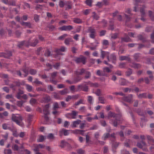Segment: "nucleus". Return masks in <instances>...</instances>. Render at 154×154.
<instances>
[{
	"label": "nucleus",
	"mask_w": 154,
	"mask_h": 154,
	"mask_svg": "<svg viewBox=\"0 0 154 154\" xmlns=\"http://www.w3.org/2000/svg\"><path fill=\"white\" fill-rule=\"evenodd\" d=\"M11 119L18 125H22V119L21 116L19 115L17 116L13 114L12 116Z\"/></svg>",
	"instance_id": "1"
},
{
	"label": "nucleus",
	"mask_w": 154,
	"mask_h": 154,
	"mask_svg": "<svg viewBox=\"0 0 154 154\" xmlns=\"http://www.w3.org/2000/svg\"><path fill=\"white\" fill-rule=\"evenodd\" d=\"M88 32L90 33L89 36L92 39H94L96 35V31L95 29L93 27L90 26L88 27Z\"/></svg>",
	"instance_id": "2"
},
{
	"label": "nucleus",
	"mask_w": 154,
	"mask_h": 154,
	"mask_svg": "<svg viewBox=\"0 0 154 154\" xmlns=\"http://www.w3.org/2000/svg\"><path fill=\"white\" fill-rule=\"evenodd\" d=\"M86 58L83 56H80V57H76L74 61L77 63H82L85 64L86 61Z\"/></svg>",
	"instance_id": "3"
},
{
	"label": "nucleus",
	"mask_w": 154,
	"mask_h": 154,
	"mask_svg": "<svg viewBox=\"0 0 154 154\" xmlns=\"http://www.w3.org/2000/svg\"><path fill=\"white\" fill-rule=\"evenodd\" d=\"M57 72H54L50 74V81L51 83L54 85H56L57 83V81L54 79L57 74Z\"/></svg>",
	"instance_id": "4"
},
{
	"label": "nucleus",
	"mask_w": 154,
	"mask_h": 154,
	"mask_svg": "<svg viewBox=\"0 0 154 154\" xmlns=\"http://www.w3.org/2000/svg\"><path fill=\"white\" fill-rule=\"evenodd\" d=\"M133 95L132 94H129L128 96H123L122 99L124 101L129 103L132 102Z\"/></svg>",
	"instance_id": "5"
},
{
	"label": "nucleus",
	"mask_w": 154,
	"mask_h": 154,
	"mask_svg": "<svg viewBox=\"0 0 154 154\" xmlns=\"http://www.w3.org/2000/svg\"><path fill=\"white\" fill-rule=\"evenodd\" d=\"M85 72V69L84 68L79 69L74 72V74L76 76L82 75Z\"/></svg>",
	"instance_id": "6"
},
{
	"label": "nucleus",
	"mask_w": 154,
	"mask_h": 154,
	"mask_svg": "<svg viewBox=\"0 0 154 154\" xmlns=\"http://www.w3.org/2000/svg\"><path fill=\"white\" fill-rule=\"evenodd\" d=\"M66 48L64 46H61L60 48H56L55 50L54 51L57 55H62L63 54L61 52H64L66 51Z\"/></svg>",
	"instance_id": "7"
},
{
	"label": "nucleus",
	"mask_w": 154,
	"mask_h": 154,
	"mask_svg": "<svg viewBox=\"0 0 154 154\" xmlns=\"http://www.w3.org/2000/svg\"><path fill=\"white\" fill-rule=\"evenodd\" d=\"M51 97L47 94H44L42 100V102L44 103H48L51 101Z\"/></svg>",
	"instance_id": "8"
},
{
	"label": "nucleus",
	"mask_w": 154,
	"mask_h": 154,
	"mask_svg": "<svg viewBox=\"0 0 154 154\" xmlns=\"http://www.w3.org/2000/svg\"><path fill=\"white\" fill-rule=\"evenodd\" d=\"M73 29V26L71 25L63 26L59 28L61 31H70Z\"/></svg>",
	"instance_id": "9"
},
{
	"label": "nucleus",
	"mask_w": 154,
	"mask_h": 154,
	"mask_svg": "<svg viewBox=\"0 0 154 154\" xmlns=\"http://www.w3.org/2000/svg\"><path fill=\"white\" fill-rule=\"evenodd\" d=\"M11 53L10 51H7L6 53H0V57H3L5 58H9L12 56Z\"/></svg>",
	"instance_id": "10"
},
{
	"label": "nucleus",
	"mask_w": 154,
	"mask_h": 154,
	"mask_svg": "<svg viewBox=\"0 0 154 154\" xmlns=\"http://www.w3.org/2000/svg\"><path fill=\"white\" fill-rule=\"evenodd\" d=\"M29 41H23L19 42L18 46L19 48H22L23 46H28L29 45Z\"/></svg>",
	"instance_id": "11"
},
{
	"label": "nucleus",
	"mask_w": 154,
	"mask_h": 154,
	"mask_svg": "<svg viewBox=\"0 0 154 154\" xmlns=\"http://www.w3.org/2000/svg\"><path fill=\"white\" fill-rule=\"evenodd\" d=\"M121 120V119L120 118V119H117L116 117L115 118V119H111L110 120V123L114 127H117L118 124V121H120Z\"/></svg>",
	"instance_id": "12"
},
{
	"label": "nucleus",
	"mask_w": 154,
	"mask_h": 154,
	"mask_svg": "<svg viewBox=\"0 0 154 154\" xmlns=\"http://www.w3.org/2000/svg\"><path fill=\"white\" fill-rule=\"evenodd\" d=\"M110 60L109 56H108L107 57V59L108 61L109 62L112 60V63H115L116 60V57L114 54H112L110 55Z\"/></svg>",
	"instance_id": "13"
},
{
	"label": "nucleus",
	"mask_w": 154,
	"mask_h": 154,
	"mask_svg": "<svg viewBox=\"0 0 154 154\" xmlns=\"http://www.w3.org/2000/svg\"><path fill=\"white\" fill-rule=\"evenodd\" d=\"M78 113V112L75 111H72L71 113H68L67 115L70 116L71 119H75L76 118Z\"/></svg>",
	"instance_id": "14"
},
{
	"label": "nucleus",
	"mask_w": 154,
	"mask_h": 154,
	"mask_svg": "<svg viewBox=\"0 0 154 154\" xmlns=\"http://www.w3.org/2000/svg\"><path fill=\"white\" fill-rule=\"evenodd\" d=\"M60 146L62 148H63L66 147H68L69 148L71 147L70 145L69 144L64 140H62L61 142Z\"/></svg>",
	"instance_id": "15"
},
{
	"label": "nucleus",
	"mask_w": 154,
	"mask_h": 154,
	"mask_svg": "<svg viewBox=\"0 0 154 154\" xmlns=\"http://www.w3.org/2000/svg\"><path fill=\"white\" fill-rule=\"evenodd\" d=\"M145 8V6H143L142 8L140 9V12L141 13V17L140 20L143 21H145V19L143 17V16L145 14V12L144 11V9Z\"/></svg>",
	"instance_id": "16"
},
{
	"label": "nucleus",
	"mask_w": 154,
	"mask_h": 154,
	"mask_svg": "<svg viewBox=\"0 0 154 154\" xmlns=\"http://www.w3.org/2000/svg\"><path fill=\"white\" fill-rule=\"evenodd\" d=\"M49 104H46L43 107V111L44 114H49Z\"/></svg>",
	"instance_id": "17"
},
{
	"label": "nucleus",
	"mask_w": 154,
	"mask_h": 154,
	"mask_svg": "<svg viewBox=\"0 0 154 154\" xmlns=\"http://www.w3.org/2000/svg\"><path fill=\"white\" fill-rule=\"evenodd\" d=\"M130 66L135 69L140 68L141 67V65L139 63H133L131 64L130 65Z\"/></svg>",
	"instance_id": "18"
},
{
	"label": "nucleus",
	"mask_w": 154,
	"mask_h": 154,
	"mask_svg": "<svg viewBox=\"0 0 154 154\" xmlns=\"http://www.w3.org/2000/svg\"><path fill=\"white\" fill-rule=\"evenodd\" d=\"M20 24L23 26H25L29 28H32L31 24L29 22H25L22 21L20 22Z\"/></svg>",
	"instance_id": "19"
},
{
	"label": "nucleus",
	"mask_w": 154,
	"mask_h": 154,
	"mask_svg": "<svg viewBox=\"0 0 154 154\" xmlns=\"http://www.w3.org/2000/svg\"><path fill=\"white\" fill-rule=\"evenodd\" d=\"M119 59L121 60H127L128 61H131V59L130 58L129 55L127 56H122L119 57Z\"/></svg>",
	"instance_id": "20"
},
{
	"label": "nucleus",
	"mask_w": 154,
	"mask_h": 154,
	"mask_svg": "<svg viewBox=\"0 0 154 154\" xmlns=\"http://www.w3.org/2000/svg\"><path fill=\"white\" fill-rule=\"evenodd\" d=\"M81 121L80 120L78 119L76 121L73 122L71 126L73 128L77 127L78 125L81 123Z\"/></svg>",
	"instance_id": "21"
},
{
	"label": "nucleus",
	"mask_w": 154,
	"mask_h": 154,
	"mask_svg": "<svg viewBox=\"0 0 154 154\" xmlns=\"http://www.w3.org/2000/svg\"><path fill=\"white\" fill-rule=\"evenodd\" d=\"M115 137V135H105L104 137V140H106V139L108 138L110 140L114 141Z\"/></svg>",
	"instance_id": "22"
},
{
	"label": "nucleus",
	"mask_w": 154,
	"mask_h": 154,
	"mask_svg": "<svg viewBox=\"0 0 154 154\" xmlns=\"http://www.w3.org/2000/svg\"><path fill=\"white\" fill-rule=\"evenodd\" d=\"M72 132L74 134L83 135L84 134L85 131L76 129L72 131Z\"/></svg>",
	"instance_id": "23"
},
{
	"label": "nucleus",
	"mask_w": 154,
	"mask_h": 154,
	"mask_svg": "<svg viewBox=\"0 0 154 154\" xmlns=\"http://www.w3.org/2000/svg\"><path fill=\"white\" fill-rule=\"evenodd\" d=\"M69 131H70L69 130H66L64 128H63L60 131V133L61 134L68 135L69 134Z\"/></svg>",
	"instance_id": "24"
},
{
	"label": "nucleus",
	"mask_w": 154,
	"mask_h": 154,
	"mask_svg": "<svg viewBox=\"0 0 154 154\" xmlns=\"http://www.w3.org/2000/svg\"><path fill=\"white\" fill-rule=\"evenodd\" d=\"M146 146V144L143 141L141 142H138L137 143V146L140 149H142L143 146Z\"/></svg>",
	"instance_id": "25"
},
{
	"label": "nucleus",
	"mask_w": 154,
	"mask_h": 154,
	"mask_svg": "<svg viewBox=\"0 0 154 154\" xmlns=\"http://www.w3.org/2000/svg\"><path fill=\"white\" fill-rule=\"evenodd\" d=\"M120 85H125L128 83V81L124 79L121 78L119 81Z\"/></svg>",
	"instance_id": "26"
},
{
	"label": "nucleus",
	"mask_w": 154,
	"mask_h": 154,
	"mask_svg": "<svg viewBox=\"0 0 154 154\" xmlns=\"http://www.w3.org/2000/svg\"><path fill=\"white\" fill-rule=\"evenodd\" d=\"M117 114L115 113L114 112H112L111 111H110L109 112L108 114V118H116L117 117Z\"/></svg>",
	"instance_id": "27"
},
{
	"label": "nucleus",
	"mask_w": 154,
	"mask_h": 154,
	"mask_svg": "<svg viewBox=\"0 0 154 154\" xmlns=\"http://www.w3.org/2000/svg\"><path fill=\"white\" fill-rule=\"evenodd\" d=\"M24 93V91L20 90H19L18 92L16 94V97L18 99H20L21 97V95Z\"/></svg>",
	"instance_id": "28"
},
{
	"label": "nucleus",
	"mask_w": 154,
	"mask_h": 154,
	"mask_svg": "<svg viewBox=\"0 0 154 154\" xmlns=\"http://www.w3.org/2000/svg\"><path fill=\"white\" fill-rule=\"evenodd\" d=\"M73 21L74 23L77 24L82 23L83 22L82 19L78 18H73Z\"/></svg>",
	"instance_id": "29"
},
{
	"label": "nucleus",
	"mask_w": 154,
	"mask_h": 154,
	"mask_svg": "<svg viewBox=\"0 0 154 154\" xmlns=\"http://www.w3.org/2000/svg\"><path fill=\"white\" fill-rule=\"evenodd\" d=\"M147 138L149 143L152 145H154V140L153 139L152 137L150 136H148L147 137Z\"/></svg>",
	"instance_id": "30"
},
{
	"label": "nucleus",
	"mask_w": 154,
	"mask_h": 154,
	"mask_svg": "<svg viewBox=\"0 0 154 154\" xmlns=\"http://www.w3.org/2000/svg\"><path fill=\"white\" fill-rule=\"evenodd\" d=\"M66 5L67 6L66 10L70 9L72 8V5L71 2L66 1Z\"/></svg>",
	"instance_id": "31"
},
{
	"label": "nucleus",
	"mask_w": 154,
	"mask_h": 154,
	"mask_svg": "<svg viewBox=\"0 0 154 154\" xmlns=\"http://www.w3.org/2000/svg\"><path fill=\"white\" fill-rule=\"evenodd\" d=\"M122 42H131V39L128 37H122L121 38Z\"/></svg>",
	"instance_id": "32"
},
{
	"label": "nucleus",
	"mask_w": 154,
	"mask_h": 154,
	"mask_svg": "<svg viewBox=\"0 0 154 154\" xmlns=\"http://www.w3.org/2000/svg\"><path fill=\"white\" fill-rule=\"evenodd\" d=\"M38 39L37 38H35L34 40H33L32 42H31L30 44H29V45L31 46L34 47L38 43Z\"/></svg>",
	"instance_id": "33"
},
{
	"label": "nucleus",
	"mask_w": 154,
	"mask_h": 154,
	"mask_svg": "<svg viewBox=\"0 0 154 154\" xmlns=\"http://www.w3.org/2000/svg\"><path fill=\"white\" fill-rule=\"evenodd\" d=\"M97 74L99 76H107V75L103 71H101L100 70H98L97 71Z\"/></svg>",
	"instance_id": "34"
},
{
	"label": "nucleus",
	"mask_w": 154,
	"mask_h": 154,
	"mask_svg": "<svg viewBox=\"0 0 154 154\" xmlns=\"http://www.w3.org/2000/svg\"><path fill=\"white\" fill-rule=\"evenodd\" d=\"M137 96L139 98H146L147 94L146 93H144L142 94H137Z\"/></svg>",
	"instance_id": "35"
},
{
	"label": "nucleus",
	"mask_w": 154,
	"mask_h": 154,
	"mask_svg": "<svg viewBox=\"0 0 154 154\" xmlns=\"http://www.w3.org/2000/svg\"><path fill=\"white\" fill-rule=\"evenodd\" d=\"M73 42V40L71 38H67L64 41V43L66 45H69L70 42Z\"/></svg>",
	"instance_id": "36"
},
{
	"label": "nucleus",
	"mask_w": 154,
	"mask_h": 154,
	"mask_svg": "<svg viewBox=\"0 0 154 154\" xmlns=\"http://www.w3.org/2000/svg\"><path fill=\"white\" fill-rule=\"evenodd\" d=\"M61 95H63L67 94L69 92L68 91V89L67 88L60 91H59Z\"/></svg>",
	"instance_id": "37"
},
{
	"label": "nucleus",
	"mask_w": 154,
	"mask_h": 154,
	"mask_svg": "<svg viewBox=\"0 0 154 154\" xmlns=\"http://www.w3.org/2000/svg\"><path fill=\"white\" fill-rule=\"evenodd\" d=\"M33 147L34 148L33 149V150L35 152L39 151L40 148L38 144L34 145Z\"/></svg>",
	"instance_id": "38"
},
{
	"label": "nucleus",
	"mask_w": 154,
	"mask_h": 154,
	"mask_svg": "<svg viewBox=\"0 0 154 154\" xmlns=\"http://www.w3.org/2000/svg\"><path fill=\"white\" fill-rule=\"evenodd\" d=\"M135 2V6L134 7L133 10L134 11L136 12L137 11V8L138 7V4L139 2H141V0H134Z\"/></svg>",
	"instance_id": "39"
},
{
	"label": "nucleus",
	"mask_w": 154,
	"mask_h": 154,
	"mask_svg": "<svg viewBox=\"0 0 154 154\" xmlns=\"http://www.w3.org/2000/svg\"><path fill=\"white\" fill-rule=\"evenodd\" d=\"M82 79V78L79 76H77V77L74 78L72 80L73 81L74 84H76L78 82L80 81Z\"/></svg>",
	"instance_id": "40"
},
{
	"label": "nucleus",
	"mask_w": 154,
	"mask_h": 154,
	"mask_svg": "<svg viewBox=\"0 0 154 154\" xmlns=\"http://www.w3.org/2000/svg\"><path fill=\"white\" fill-rule=\"evenodd\" d=\"M59 108H60V107L58 103L57 102L54 103L53 105V110H56L57 109Z\"/></svg>",
	"instance_id": "41"
},
{
	"label": "nucleus",
	"mask_w": 154,
	"mask_h": 154,
	"mask_svg": "<svg viewBox=\"0 0 154 154\" xmlns=\"http://www.w3.org/2000/svg\"><path fill=\"white\" fill-rule=\"evenodd\" d=\"M140 54L139 53H136L134 55V60L137 61H138V59L140 57Z\"/></svg>",
	"instance_id": "42"
},
{
	"label": "nucleus",
	"mask_w": 154,
	"mask_h": 154,
	"mask_svg": "<svg viewBox=\"0 0 154 154\" xmlns=\"http://www.w3.org/2000/svg\"><path fill=\"white\" fill-rule=\"evenodd\" d=\"M66 1L63 0H60L59 2V5L60 8H63L66 5Z\"/></svg>",
	"instance_id": "43"
},
{
	"label": "nucleus",
	"mask_w": 154,
	"mask_h": 154,
	"mask_svg": "<svg viewBox=\"0 0 154 154\" xmlns=\"http://www.w3.org/2000/svg\"><path fill=\"white\" fill-rule=\"evenodd\" d=\"M86 74L85 76V79H88L91 76V73L90 72L86 71L85 70V73Z\"/></svg>",
	"instance_id": "44"
},
{
	"label": "nucleus",
	"mask_w": 154,
	"mask_h": 154,
	"mask_svg": "<svg viewBox=\"0 0 154 154\" xmlns=\"http://www.w3.org/2000/svg\"><path fill=\"white\" fill-rule=\"evenodd\" d=\"M77 153L78 154H85V150L82 148L76 150Z\"/></svg>",
	"instance_id": "45"
},
{
	"label": "nucleus",
	"mask_w": 154,
	"mask_h": 154,
	"mask_svg": "<svg viewBox=\"0 0 154 154\" xmlns=\"http://www.w3.org/2000/svg\"><path fill=\"white\" fill-rule=\"evenodd\" d=\"M88 101L90 104H92L93 103V98L91 96H88L87 97Z\"/></svg>",
	"instance_id": "46"
},
{
	"label": "nucleus",
	"mask_w": 154,
	"mask_h": 154,
	"mask_svg": "<svg viewBox=\"0 0 154 154\" xmlns=\"http://www.w3.org/2000/svg\"><path fill=\"white\" fill-rule=\"evenodd\" d=\"M37 72L36 70L35 69H30L29 70V72L31 75H35L36 74Z\"/></svg>",
	"instance_id": "47"
},
{
	"label": "nucleus",
	"mask_w": 154,
	"mask_h": 154,
	"mask_svg": "<svg viewBox=\"0 0 154 154\" xmlns=\"http://www.w3.org/2000/svg\"><path fill=\"white\" fill-rule=\"evenodd\" d=\"M137 38L139 40L142 41L143 42L146 41L145 38L141 35H138L137 36Z\"/></svg>",
	"instance_id": "48"
},
{
	"label": "nucleus",
	"mask_w": 154,
	"mask_h": 154,
	"mask_svg": "<svg viewBox=\"0 0 154 154\" xmlns=\"http://www.w3.org/2000/svg\"><path fill=\"white\" fill-rule=\"evenodd\" d=\"M136 112L137 114L140 116H144V114L143 112L141 111L140 109H138L136 110Z\"/></svg>",
	"instance_id": "49"
},
{
	"label": "nucleus",
	"mask_w": 154,
	"mask_h": 154,
	"mask_svg": "<svg viewBox=\"0 0 154 154\" xmlns=\"http://www.w3.org/2000/svg\"><path fill=\"white\" fill-rule=\"evenodd\" d=\"M24 102H25L23 100L18 101L17 102V105L19 107H21L22 106L23 103Z\"/></svg>",
	"instance_id": "50"
},
{
	"label": "nucleus",
	"mask_w": 154,
	"mask_h": 154,
	"mask_svg": "<svg viewBox=\"0 0 154 154\" xmlns=\"http://www.w3.org/2000/svg\"><path fill=\"white\" fill-rule=\"evenodd\" d=\"M26 89L29 92H31L32 90V87L28 84L26 85Z\"/></svg>",
	"instance_id": "51"
},
{
	"label": "nucleus",
	"mask_w": 154,
	"mask_h": 154,
	"mask_svg": "<svg viewBox=\"0 0 154 154\" xmlns=\"http://www.w3.org/2000/svg\"><path fill=\"white\" fill-rule=\"evenodd\" d=\"M118 34L117 33H114L112 34L111 35V38L113 39H116L118 38Z\"/></svg>",
	"instance_id": "52"
},
{
	"label": "nucleus",
	"mask_w": 154,
	"mask_h": 154,
	"mask_svg": "<svg viewBox=\"0 0 154 154\" xmlns=\"http://www.w3.org/2000/svg\"><path fill=\"white\" fill-rule=\"evenodd\" d=\"M36 100L35 99L32 98L30 100V103L32 105L35 104L36 103Z\"/></svg>",
	"instance_id": "53"
},
{
	"label": "nucleus",
	"mask_w": 154,
	"mask_h": 154,
	"mask_svg": "<svg viewBox=\"0 0 154 154\" xmlns=\"http://www.w3.org/2000/svg\"><path fill=\"white\" fill-rule=\"evenodd\" d=\"M98 100L100 103L102 104H104L105 103V99L103 97H99L98 98Z\"/></svg>",
	"instance_id": "54"
},
{
	"label": "nucleus",
	"mask_w": 154,
	"mask_h": 154,
	"mask_svg": "<svg viewBox=\"0 0 154 154\" xmlns=\"http://www.w3.org/2000/svg\"><path fill=\"white\" fill-rule=\"evenodd\" d=\"M45 140V137L43 135H41L37 140L38 142H42Z\"/></svg>",
	"instance_id": "55"
},
{
	"label": "nucleus",
	"mask_w": 154,
	"mask_h": 154,
	"mask_svg": "<svg viewBox=\"0 0 154 154\" xmlns=\"http://www.w3.org/2000/svg\"><path fill=\"white\" fill-rule=\"evenodd\" d=\"M132 70L131 69H129L128 71L126 72V75L129 76L132 73Z\"/></svg>",
	"instance_id": "56"
},
{
	"label": "nucleus",
	"mask_w": 154,
	"mask_h": 154,
	"mask_svg": "<svg viewBox=\"0 0 154 154\" xmlns=\"http://www.w3.org/2000/svg\"><path fill=\"white\" fill-rule=\"evenodd\" d=\"M92 14H93L92 16V17L93 18L97 20H98L99 18V16L96 14L95 12H93Z\"/></svg>",
	"instance_id": "57"
},
{
	"label": "nucleus",
	"mask_w": 154,
	"mask_h": 154,
	"mask_svg": "<svg viewBox=\"0 0 154 154\" xmlns=\"http://www.w3.org/2000/svg\"><path fill=\"white\" fill-rule=\"evenodd\" d=\"M92 0H86L85 1V3L87 5L90 7L92 6Z\"/></svg>",
	"instance_id": "58"
},
{
	"label": "nucleus",
	"mask_w": 154,
	"mask_h": 154,
	"mask_svg": "<svg viewBox=\"0 0 154 154\" xmlns=\"http://www.w3.org/2000/svg\"><path fill=\"white\" fill-rule=\"evenodd\" d=\"M8 124L7 123H4L2 124V128L4 129H8L9 128V127L8 126Z\"/></svg>",
	"instance_id": "59"
},
{
	"label": "nucleus",
	"mask_w": 154,
	"mask_h": 154,
	"mask_svg": "<svg viewBox=\"0 0 154 154\" xmlns=\"http://www.w3.org/2000/svg\"><path fill=\"white\" fill-rule=\"evenodd\" d=\"M88 90V86H87L86 85H82V91H87Z\"/></svg>",
	"instance_id": "60"
},
{
	"label": "nucleus",
	"mask_w": 154,
	"mask_h": 154,
	"mask_svg": "<svg viewBox=\"0 0 154 154\" xmlns=\"http://www.w3.org/2000/svg\"><path fill=\"white\" fill-rule=\"evenodd\" d=\"M33 83H35L36 84L42 85V82L38 81L37 79H35L34 81L33 82Z\"/></svg>",
	"instance_id": "61"
},
{
	"label": "nucleus",
	"mask_w": 154,
	"mask_h": 154,
	"mask_svg": "<svg viewBox=\"0 0 154 154\" xmlns=\"http://www.w3.org/2000/svg\"><path fill=\"white\" fill-rule=\"evenodd\" d=\"M45 56H47V57H49L50 56L51 52L48 49H47L45 51Z\"/></svg>",
	"instance_id": "62"
},
{
	"label": "nucleus",
	"mask_w": 154,
	"mask_h": 154,
	"mask_svg": "<svg viewBox=\"0 0 154 154\" xmlns=\"http://www.w3.org/2000/svg\"><path fill=\"white\" fill-rule=\"evenodd\" d=\"M22 70L25 73L24 75V77H26L28 74V71L26 68L23 69H22Z\"/></svg>",
	"instance_id": "63"
},
{
	"label": "nucleus",
	"mask_w": 154,
	"mask_h": 154,
	"mask_svg": "<svg viewBox=\"0 0 154 154\" xmlns=\"http://www.w3.org/2000/svg\"><path fill=\"white\" fill-rule=\"evenodd\" d=\"M149 16L152 20L154 21V16L152 15V12L150 11H149Z\"/></svg>",
	"instance_id": "64"
}]
</instances>
